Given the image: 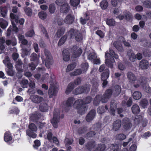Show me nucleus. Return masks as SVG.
<instances>
[{
  "label": "nucleus",
  "instance_id": "1",
  "mask_svg": "<svg viewBox=\"0 0 151 151\" xmlns=\"http://www.w3.org/2000/svg\"><path fill=\"white\" fill-rule=\"evenodd\" d=\"M92 99L91 96H88L83 99H78L75 101L73 104V107L76 109L77 113L79 114H83L87 109V107L85 104L91 102Z\"/></svg>",
  "mask_w": 151,
  "mask_h": 151
},
{
  "label": "nucleus",
  "instance_id": "2",
  "mask_svg": "<svg viewBox=\"0 0 151 151\" xmlns=\"http://www.w3.org/2000/svg\"><path fill=\"white\" fill-rule=\"evenodd\" d=\"M10 17L12 20L11 23L12 26L11 25L8 29L6 33V36L9 37L10 36L12 30L16 33L18 32L19 29L16 26L15 22L17 24H19L20 25H23L24 22L25 20L23 18L19 19V16L18 15H15L13 13H11Z\"/></svg>",
  "mask_w": 151,
  "mask_h": 151
},
{
  "label": "nucleus",
  "instance_id": "3",
  "mask_svg": "<svg viewBox=\"0 0 151 151\" xmlns=\"http://www.w3.org/2000/svg\"><path fill=\"white\" fill-rule=\"evenodd\" d=\"M105 57L106 58L105 63L109 68H112L113 67V63L115 60L114 58L116 59L118 58V55L116 54L113 50L109 49V53L108 51L105 54Z\"/></svg>",
  "mask_w": 151,
  "mask_h": 151
},
{
  "label": "nucleus",
  "instance_id": "4",
  "mask_svg": "<svg viewBox=\"0 0 151 151\" xmlns=\"http://www.w3.org/2000/svg\"><path fill=\"white\" fill-rule=\"evenodd\" d=\"M11 61L8 56H6L4 60H3V63L6 65L7 68L5 69L7 74L10 76H14L15 72L13 69V65L11 63Z\"/></svg>",
  "mask_w": 151,
  "mask_h": 151
},
{
  "label": "nucleus",
  "instance_id": "5",
  "mask_svg": "<svg viewBox=\"0 0 151 151\" xmlns=\"http://www.w3.org/2000/svg\"><path fill=\"white\" fill-rule=\"evenodd\" d=\"M90 89V86L86 84L78 87L73 91L72 93L77 95L84 93H87L89 91Z\"/></svg>",
  "mask_w": 151,
  "mask_h": 151
},
{
  "label": "nucleus",
  "instance_id": "6",
  "mask_svg": "<svg viewBox=\"0 0 151 151\" xmlns=\"http://www.w3.org/2000/svg\"><path fill=\"white\" fill-rule=\"evenodd\" d=\"M60 113L56 112L55 110L53 113V117L51 120V123L54 128H56L58 127V119L60 118Z\"/></svg>",
  "mask_w": 151,
  "mask_h": 151
},
{
  "label": "nucleus",
  "instance_id": "7",
  "mask_svg": "<svg viewBox=\"0 0 151 151\" xmlns=\"http://www.w3.org/2000/svg\"><path fill=\"white\" fill-rule=\"evenodd\" d=\"M113 93V91L110 88L107 89L102 96L103 98V101L104 102H107L111 98Z\"/></svg>",
  "mask_w": 151,
  "mask_h": 151
},
{
  "label": "nucleus",
  "instance_id": "8",
  "mask_svg": "<svg viewBox=\"0 0 151 151\" xmlns=\"http://www.w3.org/2000/svg\"><path fill=\"white\" fill-rule=\"evenodd\" d=\"M58 88L55 86L50 87L48 91V95L50 98H52L53 96H56L58 92Z\"/></svg>",
  "mask_w": 151,
  "mask_h": 151
},
{
  "label": "nucleus",
  "instance_id": "9",
  "mask_svg": "<svg viewBox=\"0 0 151 151\" xmlns=\"http://www.w3.org/2000/svg\"><path fill=\"white\" fill-rule=\"evenodd\" d=\"M42 117L41 114L37 111L33 113L30 116V118L33 122L37 123Z\"/></svg>",
  "mask_w": 151,
  "mask_h": 151
},
{
  "label": "nucleus",
  "instance_id": "10",
  "mask_svg": "<svg viewBox=\"0 0 151 151\" xmlns=\"http://www.w3.org/2000/svg\"><path fill=\"white\" fill-rule=\"evenodd\" d=\"M96 114V110L94 109H92L87 114L86 119L88 122H90L92 121L95 117Z\"/></svg>",
  "mask_w": 151,
  "mask_h": 151
},
{
  "label": "nucleus",
  "instance_id": "11",
  "mask_svg": "<svg viewBox=\"0 0 151 151\" xmlns=\"http://www.w3.org/2000/svg\"><path fill=\"white\" fill-rule=\"evenodd\" d=\"M4 140L9 145L12 144L14 141L12 139V135L9 132H5L4 136Z\"/></svg>",
  "mask_w": 151,
  "mask_h": 151
},
{
  "label": "nucleus",
  "instance_id": "12",
  "mask_svg": "<svg viewBox=\"0 0 151 151\" xmlns=\"http://www.w3.org/2000/svg\"><path fill=\"white\" fill-rule=\"evenodd\" d=\"M103 98L102 96L100 94H98L96 96L95 98H94L93 101V104L95 106H98L101 101L103 103H106V102H104L103 101Z\"/></svg>",
  "mask_w": 151,
  "mask_h": 151
},
{
  "label": "nucleus",
  "instance_id": "13",
  "mask_svg": "<svg viewBox=\"0 0 151 151\" xmlns=\"http://www.w3.org/2000/svg\"><path fill=\"white\" fill-rule=\"evenodd\" d=\"M122 124L124 128L127 130H128L131 127L132 124L129 118L126 117L124 118L122 120Z\"/></svg>",
  "mask_w": 151,
  "mask_h": 151
},
{
  "label": "nucleus",
  "instance_id": "14",
  "mask_svg": "<svg viewBox=\"0 0 151 151\" xmlns=\"http://www.w3.org/2000/svg\"><path fill=\"white\" fill-rule=\"evenodd\" d=\"M32 101L35 104H39L43 101L44 99L41 96L34 95L31 97Z\"/></svg>",
  "mask_w": 151,
  "mask_h": 151
},
{
  "label": "nucleus",
  "instance_id": "15",
  "mask_svg": "<svg viewBox=\"0 0 151 151\" xmlns=\"http://www.w3.org/2000/svg\"><path fill=\"white\" fill-rule=\"evenodd\" d=\"M95 142L94 141L90 140L85 145V148L88 150L91 151L95 147Z\"/></svg>",
  "mask_w": 151,
  "mask_h": 151
},
{
  "label": "nucleus",
  "instance_id": "16",
  "mask_svg": "<svg viewBox=\"0 0 151 151\" xmlns=\"http://www.w3.org/2000/svg\"><path fill=\"white\" fill-rule=\"evenodd\" d=\"M74 19V17L71 14H68L64 19L65 23L70 24L73 22Z\"/></svg>",
  "mask_w": 151,
  "mask_h": 151
},
{
  "label": "nucleus",
  "instance_id": "17",
  "mask_svg": "<svg viewBox=\"0 0 151 151\" xmlns=\"http://www.w3.org/2000/svg\"><path fill=\"white\" fill-rule=\"evenodd\" d=\"M113 129L117 131L120 128L121 125V122L119 119H117L114 121L113 124Z\"/></svg>",
  "mask_w": 151,
  "mask_h": 151
},
{
  "label": "nucleus",
  "instance_id": "18",
  "mask_svg": "<svg viewBox=\"0 0 151 151\" xmlns=\"http://www.w3.org/2000/svg\"><path fill=\"white\" fill-rule=\"evenodd\" d=\"M62 55L63 60L66 62L68 61L70 59V54L68 50H64L62 52Z\"/></svg>",
  "mask_w": 151,
  "mask_h": 151
},
{
  "label": "nucleus",
  "instance_id": "19",
  "mask_svg": "<svg viewBox=\"0 0 151 151\" xmlns=\"http://www.w3.org/2000/svg\"><path fill=\"white\" fill-rule=\"evenodd\" d=\"M149 65L148 61L145 59H142L139 63L140 67L142 69H146L148 68Z\"/></svg>",
  "mask_w": 151,
  "mask_h": 151
},
{
  "label": "nucleus",
  "instance_id": "20",
  "mask_svg": "<svg viewBox=\"0 0 151 151\" xmlns=\"http://www.w3.org/2000/svg\"><path fill=\"white\" fill-rule=\"evenodd\" d=\"M70 9V6L67 3H65L60 8V11L62 13H65L68 12Z\"/></svg>",
  "mask_w": 151,
  "mask_h": 151
},
{
  "label": "nucleus",
  "instance_id": "21",
  "mask_svg": "<svg viewBox=\"0 0 151 151\" xmlns=\"http://www.w3.org/2000/svg\"><path fill=\"white\" fill-rule=\"evenodd\" d=\"M30 60L31 62L39 63V58L40 55H38L36 53H32L30 56Z\"/></svg>",
  "mask_w": 151,
  "mask_h": 151
},
{
  "label": "nucleus",
  "instance_id": "22",
  "mask_svg": "<svg viewBox=\"0 0 151 151\" xmlns=\"http://www.w3.org/2000/svg\"><path fill=\"white\" fill-rule=\"evenodd\" d=\"M11 40H7L6 41V43L8 45L12 44L13 46H15L17 44L16 39L14 36H11Z\"/></svg>",
  "mask_w": 151,
  "mask_h": 151
},
{
  "label": "nucleus",
  "instance_id": "23",
  "mask_svg": "<svg viewBox=\"0 0 151 151\" xmlns=\"http://www.w3.org/2000/svg\"><path fill=\"white\" fill-rule=\"evenodd\" d=\"M74 88L75 85L73 82H70L68 84L67 86L65 91V93L66 94H68L73 90Z\"/></svg>",
  "mask_w": 151,
  "mask_h": 151
},
{
  "label": "nucleus",
  "instance_id": "24",
  "mask_svg": "<svg viewBox=\"0 0 151 151\" xmlns=\"http://www.w3.org/2000/svg\"><path fill=\"white\" fill-rule=\"evenodd\" d=\"M109 76V71L108 69H106L101 74V80L107 79Z\"/></svg>",
  "mask_w": 151,
  "mask_h": 151
},
{
  "label": "nucleus",
  "instance_id": "25",
  "mask_svg": "<svg viewBox=\"0 0 151 151\" xmlns=\"http://www.w3.org/2000/svg\"><path fill=\"white\" fill-rule=\"evenodd\" d=\"M131 109L132 113L134 114H138L140 111L139 106L136 104L133 105Z\"/></svg>",
  "mask_w": 151,
  "mask_h": 151
},
{
  "label": "nucleus",
  "instance_id": "26",
  "mask_svg": "<svg viewBox=\"0 0 151 151\" xmlns=\"http://www.w3.org/2000/svg\"><path fill=\"white\" fill-rule=\"evenodd\" d=\"M48 109V105L45 103H40L39 106V109L42 112L47 111Z\"/></svg>",
  "mask_w": 151,
  "mask_h": 151
},
{
  "label": "nucleus",
  "instance_id": "27",
  "mask_svg": "<svg viewBox=\"0 0 151 151\" xmlns=\"http://www.w3.org/2000/svg\"><path fill=\"white\" fill-rule=\"evenodd\" d=\"M65 32V29L64 27H60L57 31L56 33L57 36L58 37H60L64 34Z\"/></svg>",
  "mask_w": 151,
  "mask_h": 151
},
{
  "label": "nucleus",
  "instance_id": "28",
  "mask_svg": "<svg viewBox=\"0 0 151 151\" xmlns=\"http://www.w3.org/2000/svg\"><path fill=\"white\" fill-rule=\"evenodd\" d=\"M114 91L113 93L114 96L115 97L118 96L121 91V87L118 85H116L114 86Z\"/></svg>",
  "mask_w": 151,
  "mask_h": 151
},
{
  "label": "nucleus",
  "instance_id": "29",
  "mask_svg": "<svg viewBox=\"0 0 151 151\" xmlns=\"http://www.w3.org/2000/svg\"><path fill=\"white\" fill-rule=\"evenodd\" d=\"M68 37L67 34H65L59 40L58 45L59 46H61L66 41Z\"/></svg>",
  "mask_w": 151,
  "mask_h": 151
},
{
  "label": "nucleus",
  "instance_id": "30",
  "mask_svg": "<svg viewBox=\"0 0 151 151\" xmlns=\"http://www.w3.org/2000/svg\"><path fill=\"white\" fill-rule=\"evenodd\" d=\"M82 52V50L81 48H79L77 50H74L73 52V57L76 58L79 57Z\"/></svg>",
  "mask_w": 151,
  "mask_h": 151
},
{
  "label": "nucleus",
  "instance_id": "31",
  "mask_svg": "<svg viewBox=\"0 0 151 151\" xmlns=\"http://www.w3.org/2000/svg\"><path fill=\"white\" fill-rule=\"evenodd\" d=\"M8 25V22L3 18L0 19V26L3 29H5Z\"/></svg>",
  "mask_w": 151,
  "mask_h": 151
},
{
  "label": "nucleus",
  "instance_id": "32",
  "mask_svg": "<svg viewBox=\"0 0 151 151\" xmlns=\"http://www.w3.org/2000/svg\"><path fill=\"white\" fill-rule=\"evenodd\" d=\"M109 5L108 3L106 0H102L100 4V6L103 10H105Z\"/></svg>",
  "mask_w": 151,
  "mask_h": 151
},
{
  "label": "nucleus",
  "instance_id": "33",
  "mask_svg": "<svg viewBox=\"0 0 151 151\" xmlns=\"http://www.w3.org/2000/svg\"><path fill=\"white\" fill-rule=\"evenodd\" d=\"M75 99L73 97H70L67 99L65 103L66 106L69 107L71 106L72 105Z\"/></svg>",
  "mask_w": 151,
  "mask_h": 151
},
{
  "label": "nucleus",
  "instance_id": "34",
  "mask_svg": "<svg viewBox=\"0 0 151 151\" xmlns=\"http://www.w3.org/2000/svg\"><path fill=\"white\" fill-rule=\"evenodd\" d=\"M35 132L27 129L26 131V134L29 137L35 139L37 136V134Z\"/></svg>",
  "mask_w": 151,
  "mask_h": 151
},
{
  "label": "nucleus",
  "instance_id": "35",
  "mask_svg": "<svg viewBox=\"0 0 151 151\" xmlns=\"http://www.w3.org/2000/svg\"><path fill=\"white\" fill-rule=\"evenodd\" d=\"M81 70L83 73H85L88 70V68L89 65L88 63L86 62L83 63L81 65Z\"/></svg>",
  "mask_w": 151,
  "mask_h": 151
},
{
  "label": "nucleus",
  "instance_id": "36",
  "mask_svg": "<svg viewBox=\"0 0 151 151\" xmlns=\"http://www.w3.org/2000/svg\"><path fill=\"white\" fill-rule=\"evenodd\" d=\"M127 77L130 81H133L136 80V77L131 72L128 73Z\"/></svg>",
  "mask_w": 151,
  "mask_h": 151
},
{
  "label": "nucleus",
  "instance_id": "37",
  "mask_svg": "<svg viewBox=\"0 0 151 151\" xmlns=\"http://www.w3.org/2000/svg\"><path fill=\"white\" fill-rule=\"evenodd\" d=\"M106 148V147L105 144H99L95 149V151H104Z\"/></svg>",
  "mask_w": 151,
  "mask_h": 151
},
{
  "label": "nucleus",
  "instance_id": "38",
  "mask_svg": "<svg viewBox=\"0 0 151 151\" xmlns=\"http://www.w3.org/2000/svg\"><path fill=\"white\" fill-rule=\"evenodd\" d=\"M141 96V93L139 91H135L133 94V97L135 100L139 99Z\"/></svg>",
  "mask_w": 151,
  "mask_h": 151
},
{
  "label": "nucleus",
  "instance_id": "39",
  "mask_svg": "<svg viewBox=\"0 0 151 151\" xmlns=\"http://www.w3.org/2000/svg\"><path fill=\"white\" fill-rule=\"evenodd\" d=\"M82 73V70L81 69H77L73 72L70 73V75L71 76H75L80 75Z\"/></svg>",
  "mask_w": 151,
  "mask_h": 151
},
{
  "label": "nucleus",
  "instance_id": "40",
  "mask_svg": "<svg viewBox=\"0 0 151 151\" xmlns=\"http://www.w3.org/2000/svg\"><path fill=\"white\" fill-rule=\"evenodd\" d=\"M24 10L27 16L29 17L31 16L32 10L31 8L29 7H25L24 8Z\"/></svg>",
  "mask_w": 151,
  "mask_h": 151
},
{
  "label": "nucleus",
  "instance_id": "41",
  "mask_svg": "<svg viewBox=\"0 0 151 151\" xmlns=\"http://www.w3.org/2000/svg\"><path fill=\"white\" fill-rule=\"evenodd\" d=\"M75 37L76 40L78 42L81 41L83 39V37L81 33L77 32L75 34Z\"/></svg>",
  "mask_w": 151,
  "mask_h": 151
},
{
  "label": "nucleus",
  "instance_id": "42",
  "mask_svg": "<svg viewBox=\"0 0 151 151\" xmlns=\"http://www.w3.org/2000/svg\"><path fill=\"white\" fill-rule=\"evenodd\" d=\"M76 66V64L75 63H73L72 64L68 65L66 68V72H69L73 70Z\"/></svg>",
  "mask_w": 151,
  "mask_h": 151
},
{
  "label": "nucleus",
  "instance_id": "43",
  "mask_svg": "<svg viewBox=\"0 0 151 151\" xmlns=\"http://www.w3.org/2000/svg\"><path fill=\"white\" fill-rule=\"evenodd\" d=\"M106 23L109 26H114L115 24V22L113 19H107L106 20Z\"/></svg>",
  "mask_w": 151,
  "mask_h": 151
},
{
  "label": "nucleus",
  "instance_id": "44",
  "mask_svg": "<svg viewBox=\"0 0 151 151\" xmlns=\"http://www.w3.org/2000/svg\"><path fill=\"white\" fill-rule=\"evenodd\" d=\"M148 101L146 99H143L140 102V105L143 108H147Z\"/></svg>",
  "mask_w": 151,
  "mask_h": 151
},
{
  "label": "nucleus",
  "instance_id": "45",
  "mask_svg": "<svg viewBox=\"0 0 151 151\" xmlns=\"http://www.w3.org/2000/svg\"><path fill=\"white\" fill-rule=\"evenodd\" d=\"M125 19L129 21L132 20V14L128 11L124 14Z\"/></svg>",
  "mask_w": 151,
  "mask_h": 151
},
{
  "label": "nucleus",
  "instance_id": "46",
  "mask_svg": "<svg viewBox=\"0 0 151 151\" xmlns=\"http://www.w3.org/2000/svg\"><path fill=\"white\" fill-rule=\"evenodd\" d=\"M41 31L43 34L45 35V37L46 39L49 40V37L48 35L47 30L42 25L41 27Z\"/></svg>",
  "mask_w": 151,
  "mask_h": 151
},
{
  "label": "nucleus",
  "instance_id": "47",
  "mask_svg": "<svg viewBox=\"0 0 151 151\" xmlns=\"http://www.w3.org/2000/svg\"><path fill=\"white\" fill-rule=\"evenodd\" d=\"M38 16L41 19L44 20L45 19L47 16L46 12L44 11H41L39 13Z\"/></svg>",
  "mask_w": 151,
  "mask_h": 151
},
{
  "label": "nucleus",
  "instance_id": "48",
  "mask_svg": "<svg viewBox=\"0 0 151 151\" xmlns=\"http://www.w3.org/2000/svg\"><path fill=\"white\" fill-rule=\"evenodd\" d=\"M28 83V81L26 79H22L20 84L23 88L27 87V86Z\"/></svg>",
  "mask_w": 151,
  "mask_h": 151
},
{
  "label": "nucleus",
  "instance_id": "49",
  "mask_svg": "<svg viewBox=\"0 0 151 151\" xmlns=\"http://www.w3.org/2000/svg\"><path fill=\"white\" fill-rule=\"evenodd\" d=\"M28 130L36 132L37 130V128L34 124L31 123L29 125V129Z\"/></svg>",
  "mask_w": 151,
  "mask_h": 151
},
{
  "label": "nucleus",
  "instance_id": "50",
  "mask_svg": "<svg viewBox=\"0 0 151 151\" xmlns=\"http://www.w3.org/2000/svg\"><path fill=\"white\" fill-rule=\"evenodd\" d=\"M55 9L54 4H51L49 6V11L51 14H53L55 12Z\"/></svg>",
  "mask_w": 151,
  "mask_h": 151
},
{
  "label": "nucleus",
  "instance_id": "51",
  "mask_svg": "<svg viewBox=\"0 0 151 151\" xmlns=\"http://www.w3.org/2000/svg\"><path fill=\"white\" fill-rule=\"evenodd\" d=\"M96 58V55L94 52L90 53L88 56V59L90 60H93Z\"/></svg>",
  "mask_w": 151,
  "mask_h": 151
},
{
  "label": "nucleus",
  "instance_id": "52",
  "mask_svg": "<svg viewBox=\"0 0 151 151\" xmlns=\"http://www.w3.org/2000/svg\"><path fill=\"white\" fill-rule=\"evenodd\" d=\"M116 137V139L118 140H122L126 138V136L123 134H120L117 135Z\"/></svg>",
  "mask_w": 151,
  "mask_h": 151
},
{
  "label": "nucleus",
  "instance_id": "53",
  "mask_svg": "<svg viewBox=\"0 0 151 151\" xmlns=\"http://www.w3.org/2000/svg\"><path fill=\"white\" fill-rule=\"evenodd\" d=\"M19 112V110L18 108L17 107H15L13 109H11L9 111V114H11L15 113L16 114H17Z\"/></svg>",
  "mask_w": 151,
  "mask_h": 151
},
{
  "label": "nucleus",
  "instance_id": "54",
  "mask_svg": "<svg viewBox=\"0 0 151 151\" xmlns=\"http://www.w3.org/2000/svg\"><path fill=\"white\" fill-rule=\"evenodd\" d=\"M80 2V0H70L71 5L73 7L78 6Z\"/></svg>",
  "mask_w": 151,
  "mask_h": 151
},
{
  "label": "nucleus",
  "instance_id": "55",
  "mask_svg": "<svg viewBox=\"0 0 151 151\" xmlns=\"http://www.w3.org/2000/svg\"><path fill=\"white\" fill-rule=\"evenodd\" d=\"M38 64L39 63L32 62L31 63L29 64V68H30L31 70H33L35 69L36 67Z\"/></svg>",
  "mask_w": 151,
  "mask_h": 151
},
{
  "label": "nucleus",
  "instance_id": "56",
  "mask_svg": "<svg viewBox=\"0 0 151 151\" xmlns=\"http://www.w3.org/2000/svg\"><path fill=\"white\" fill-rule=\"evenodd\" d=\"M114 45L115 47L117 50H121L122 49V45L119 42H114Z\"/></svg>",
  "mask_w": 151,
  "mask_h": 151
},
{
  "label": "nucleus",
  "instance_id": "57",
  "mask_svg": "<svg viewBox=\"0 0 151 151\" xmlns=\"http://www.w3.org/2000/svg\"><path fill=\"white\" fill-rule=\"evenodd\" d=\"M143 6L146 8H151V1L146 0L143 3Z\"/></svg>",
  "mask_w": 151,
  "mask_h": 151
},
{
  "label": "nucleus",
  "instance_id": "58",
  "mask_svg": "<svg viewBox=\"0 0 151 151\" xmlns=\"http://www.w3.org/2000/svg\"><path fill=\"white\" fill-rule=\"evenodd\" d=\"M53 134L52 132H49L47 134V140L50 142H52V138H53Z\"/></svg>",
  "mask_w": 151,
  "mask_h": 151
},
{
  "label": "nucleus",
  "instance_id": "59",
  "mask_svg": "<svg viewBox=\"0 0 151 151\" xmlns=\"http://www.w3.org/2000/svg\"><path fill=\"white\" fill-rule=\"evenodd\" d=\"M34 144L33 145L34 148L37 149L40 145V140L36 139L34 142Z\"/></svg>",
  "mask_w": 151,
  "mask_h": 151
},
{
  "label": "nucleus",
  "instance_id": "60",
  "mask_svg": "<svg viewBox=\"0 0 151 151\" xmlns=\"http://www.w3.org/2000/svg\"><path fill=\"white\" fill-rule=\"evenodd\" d=\"M51 57L46 58L45 60V65L47 67H48L50 65H52V62Z\"/></svg>",
  "mask_w": 151,
  "mask_h": 151
},
{
  "label": "nucleus",
  "instance_id": "61",
  "mask_svg": "<svg viewBox=\"0 0 151 151\" xmlns=\"http://www.w3.org/2000/svg\"><path fill=\"white\" fill-rule=\"evenodd\" d=\"M96 134V132L93 131H91L87 133L86 134V137L87 138H91L93 137Z\"/></svg>",
  "mask_w": 151,
  "mask_h": 151
},
{
  "label": "nucleus",
  "instance_id": "62",
  "mask_svg": "<svg viewBox=\"0 0 151 151\" xmlns=\"http://www.w3.org/2000/svg\"><path fill=\"white\" fill-rule=\"evenodd\" d=\"M105 111L103 106H99L97 109V112L99 114H102Z\"/></svg>",
  "mask_w": 151,
  "mask_h": 151
},
{
  "label": "nucleus",
  "instance_id": "63",
  "mask_svg": "<svg viewBox=\"0 0 151 151\" xmlns=\"http://www.w3.org/2000/svg\"><path fill=\"white\" fill-rule=\"evenodd\" d=\"M34 34L35 32L34 30L32 29L27 32L26 35L27 37H32L34 35Z\"/></svg>",
  "mask_w": 151,
  "mask_h": 151
},
{
  "label": "nucleus",
  "instance_id": "64",
  "mask_svg": "<svg viewBox=\"0 0 151 151\" xmlns=\"http://www.w3.org/2000/svg\"><path fill=\"white\" fill-rule=\"evenodd\" d=\"M55 2L57 5L60 6L63 5L65 3H66L64 2V0H56Z\"/></svg>",
  "mask_w": 151,
  "mask_h": 151
}]
</instances>
